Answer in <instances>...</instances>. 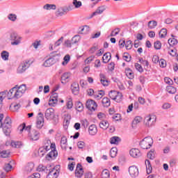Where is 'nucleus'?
I'll list each match as a JSON object with an SVG mask.
<instances>
[{
	"mask_svg": "<svg viewBox=\"0 0 178 178\" xmlns=\"http://www.w3.org/2000/svg\"><path fill=\"white\" fill-rule=\"evenodd\" d=\"M3 114H0V129L3 128V131L6 136H9L12 131V120L9 117H6L3 123Z\"/></svg>",
	"mask_w": 178,
	"mask_h": 178,
	"instance_id": "nucleus-1",
	"label": "nucleus"
},
{
	"mask_svg": "<svg viewBox=\"0 0 178 178\" xmlns=\"http://www.w3.org/2000/svg\"><path fill=\"white\" fill-rule=\"evenodd\" d=\"M23 38L17 33L16 31H11L8 35V40H10L11 45L16 46L22 44V40Z\"/></svg>",
	"mask_w": 178,
	"mask_h": 178,
	"instance_id": "nucleus-2",
	"label": "nucleus"
},
{
	"mask_svg": "<svg viewBox=\"0 0 178 178\" xmlns=\"http://www.w3.org/2000/svg\"><path fill=\"white\" fill-rule=\"evenodd\" d=\"M154 143V141L152 140V138L148 136L145 138L140 143V146L143 149H149L151 147H152V144Z\"/></svg>",
	"mask_w": 178,
	"mask_h": 178,
	"instance_id": "nucleus-3",
	"label": "nucleus"
},
{
	"mask_svg": "<svg viewBox=\"0 0 178 178\" xmlns=\"http://www.w3.org/2000/svg\"><path fill=\"white\" fill-rule=\"evenodd\" d=\"M8 99H18L20 98L19 94L17 93V86H15L11 88L8 92L6 91Z\"/></svg>",
	"mask_w": 178,
	"mask_h": 178,
	"instance_id": "nucleus-4",
	"label": "nucleus"
},
{
	"mask_svg": "<svg viewBox=\"0 0 178 178\" xmlns=\"http://www.w3.org/2000/svg\"><path fill=\"white\" fill-rule=\"evenodd\" d=\"M156 122V117L155 115H149L145 118L144 123L147 127H152Z\"/></svg>",
	"mask_w": 178,
	"mask_h": 178,
	"instance_id": "nucleus-5",
	"label": "nucleus"
},
{
	"mask_svg": "<svg viewBox=\"0 0 178 178\" xmlns=\"http://www.w3.org/2000/svg\"><path fill=\"white\" fill-rule=\"evenodd\" d=\"M58 62V58H56V55L51 54L49 58L45 60V61L43 63V66L45 67H49V66H52V65H54V63H56Z\"/></svg>",
	"mask_w": 178,
	"mask_h": 178,
	"instance_id": "nucleus-6",
	"label": "nucleus"
},
{
	"mask_svg": "<svg viewBox=\"0 0 178 178\" xmlns=\"http://www.w3.org/2000/svg\"><path fill=\"white\" fill-rule=\"evenodd\" d=\"M44 114L42 113H38L36 121V127L38 129H42L44 127Z\"/></svg>",
	"mask_w": 178,
	"mask_h": 178,
	"instance_id": "nucleus-7",
	"label": "nucleus"
},
{
	"mask_svg": "<svg viewBox=\"0 0 178 178\" xmlns=\"http://www.w3.org/2000/svg\"><path fill=\"white\" fill-rule=\"evenodd\" d=\"M44 118L47 120H52L55 118V110L53 108H47L44 113Z\"/></svg>",
	"mask_w": 178,
	"mask_h": 178,
	"instance_id": "nucleus-8",
	"label": "nucleus"
},
{
	"mask_svg": "<svg viewBox=\"0 0 178 178\" xmlns=\"http://www.w3.org/2000/svg\"><path fill=\"white\" fill-rule=\"evenodd\" d=\"M28 137L31 141H37L40 140V132L33 129L32 131L29 132Z\"/></svg>",
	"mask_w": 178,
	"mask_h": 178,
	"instance_id": "nucleus-9",
	"label": "nucleus"
},
{
	"mask_svg": "<svg viewBox=\"0 0 178 178\" xmlns=\"http://www.w3.org/2000/svg\"><path fill=\"white\" fill-rule=\"evenodd\" d=\"M86 106L87 109L89 111H95L97 108H98V105L97 104V102L92 99H88L86 102Z\"/></svg>",
	"mask_w": 178,
	"mask_h": 178,
	"instance_id": "nucleus-10",
	"label": "nucleus"
},
{
	"mask_svg": "<svg viewBox=\"0 0 178 178\" xmlns=\"http://www.w3.org/2000/svg\"><path fill=\"white\" fill-rule=\"evenodd\" d=\"M30 67V63L29 61H25L20 64V65L17 68V73L22 74L24 73L27 69Z\"/></svg>",
	"mask_w": 178,
	"mask_h": 178,
	"instance_id": "nucleus-11",
	"label": "nucleus"
},
{
	"mask_svg": "<svg viewBox=\"0 0 178 178\" xmlns=\"http://www.w3.org/2000/svg\"><path fill=\"white\" fill-rule=\"evenodd\" d=\"M105 10H106V6H99L96 9L95 12L92 13V14L90 15V19H92V17H94V16H97L98 15H102L104 13V12H105Z\"/></svg>",
	"mask_w": 178,
	"mask_h": 178,
	"instance_id": "nucleus-12",
	"label": "nucleus"
},
{
	"mask_svg": "<svg viewBox=\"0 0 178 178\" xmlns=\"http://www.w3.org/2000/svg\"><path fill=\"white\" fill-rule=\"evenodd\" d=\"M58 104V93L53 92L49 101L50 106H55Z\"/></svg>",
	"mask_w": 178,
	"mask_h": 178,
	"instance_id": "nucleus-13",
	"label": "nucleus"
},
{
	"mask_svg": "<svg viewBox=\"0 0 178 178\" xmlns=\"http://www.w3.org/2000/svg\"><path fill=\"white\" fill-rule=\"evenodd\" d=\"M129 173L131 177H137L138 176V168L136 165L130 166Z\"/></svg>",
	"mask_w": 178,
	"mask_h": 178,
	"instance_id": "nucleus-14",
	"label": "nucleus"
},
{
	"mask_svg": "<svg viewBox=\"0 0 178 178\" xmlns=\"http://www.w3.org/2000/svg\"><path fill=\"white\" fill-rule=\"evenodd\" d=\"M15 87H17V92L18 93V96L19 98L23 96V95L26 92V90L27 88H26L25 84H22L20 86L16 85Z\"/></svg>",
	"mask_w": 178,
	"mask_h": 178,
	"instance_id": "nucleus-15",
	"label": "nucleus"
},
{
	"mask_svg": "<svg viewBox=\"0 0 178 178\" xmlns=\"http://www.w3.org/2000/svg\"><path fill=\"white\" fill-rule=\"evenodd\" d=\"M83 175H84V170H83V168H81V164L78 163L75 170V176L76 177L81 178Z\"/></svg>",
	"mask_w": 178,
	"mask_h": 178,
	"instance_id": "nucleus-16",
	"label": "nucleus"
},
{
	"mask_svg": "<svg viewBox=\"0 0 178 178\" xmlns=\"http://www.w3.org/2000/svg\"><path fill=\"white\" fill-rule=\"evenodd\" d=\"M56 156H58V152L55 148H52L51 151L46 156V159L51 161V159H56Z\"/></svg>",
	"mask_w": 178,
	"mask_h": 178,
	"instance_id": "nucleus-17",
	"label": "nucleus"
},
{
	"mask_svg": "<svg viewBox=\"0 0 178 178\" xmlns=\"http://www.w3.org/2000/svg\"><path fill=\"white\" fill-rule=\"evenodd\" d=\"M129 154L132 158H140L141 156V152L138 149L133 148L129 151Z\"/></svg>",
	"mask_w": 178,
	"mask_h": 178,
	"instance_id": "nucleus-18",
	"label": "nucleus"
},
{
	"mask_svg": "<svg viewBox=\"0 0 178 178\" xmlns=\"http://www.w3.org/2000/svg\"><path fill=\"white\" fill-rule=\"evenodd\" d=\"M100 82L104 87H108L109 86V81H108V78H106V76L104 74H100Z\"/></svg>",
	"mask_w": 178,
	"mask_h": 178,
	"instance_id": "nucleus-19",
	"label": "nucleus"
},
{
	"mask_svg": "<svg viewBox=\"0 0 178 178\" xmlns=\"http://www.w3.org/2000/svg\"><path fill=\"white\" fill-rule=\"evenodd\" d=\"M59 176V172L58 170L53 168L47 176V178H58Z\"/></svg>",
	"mask_w": 178,
	"mask_h": 178,
	"instance_id": "nucleus-20",
	"label": "nucleus"
},
{
	"mask_svg": "<svg viewBox=\"0 0 178 178\" xmlns=\"http://www.w3.org/2000/svg\"><path fill=\"white\" fill-rule=\"evenodd\" d=\"M70 76H72V74L70 72H65L61 76V83L63 84H66V83H68L69 79H70Z\"/></svg>",
	"mask_w": 178,
	"mask_h": 178,
	"instance_id": "nucleus-21",
	"label": "nucleus"
},
{
	"mask_svg": "<svg viewBox=\"0 0 178 178\" xmlns=\"http://www.w3.org/2000/svg\"><path fill=\"white\" fill-rule=\"evenodd\" d=\"M47 151L52 148H56L55 143H51V140H46L44 145L43 146Z\"/></svg>",
	"mask_w": 178,
	"mask_h": 178,
	"instance_id": "nucleus-22",
	"label": "nucleus"
},
{
	"mask_svg": "<svg viewBox=\"0 0 178 178\" xmlns=\"http://www.w3.org/2000/svg\"><path fill=\"white\" fill-rule=\"evenodd\" d=\"M71 87H72V93L74 95H78L80 91V88H79V83L74 82L72 84Z\"/></svg>",
	"mask_w": 178,
	"mask_h": 178,
	"instance_id": "nucleus-23",
	"label": "nucleus"
},
{
	"mask_svg": "<svg viewBox=\"0 0 178 178\" xmlns=\"http://www.w3.org/2000/svg\"><path fill=\"white\" fill-rule=\"evenodd\" d=\"M89 134L90 136H95L98 132V129H97V126L95 124H92L88 128Z\"/></svg>",
	"mask_w": 178,
	"mask_h": 178,
	"instance_id": "nucleus-24",
	"label": "nucleus"
},
{
	"mask_svg": "<svg viewBox=\"0 0 178 178\" xmlns=\"http://www.w3.org/2000/svg\"><path fill=\"white\" fill-rule=\"evenodd\" d=\"M145 164L146 166L147 173V175H149L152 172V165H151V161H149V160L148 159H146L145 161Z\"/></svg>",
	"mask_w": 178,
	"mask_h": 178,
	"instance_id": "nucleus-25",
	"label": "nucleus"
},
{
	"mask_svg": "<svg viewBox=\"0 0 178 178\" xmlns=\"http://www.w3.org/2000/svg\"><path fill=\"white\" fill-rule=\"evenodd\" d=\"M31 129V127L30 126L26 127V124L19 125L18 127V130H19L20 133H22V131H27L28 133H30Z\"/></svg>",
	"mask_w": 178,
	"mask_h": 178,
	"instance_id": "nucleus-26",
	"label": "nucleus"
},
{
	"mask_svg": "<svg viewBox=\"0 0 178 178\" xmlns=\"http://www.w3.org/2000/svg\"><path fill=\"white\" fill-rule=\"evenodd\" d=\"M112 58V54L111 53L107 52L104 54L102 59H103V63H108L111 60V58Z\"/></svg>",
	"mask_w": 178,
	"mask_h": 178,
	"instance_id": "nucleus-27",
	"label": "nucleus"
},
{
	"mask_svg": "<svg viewBox=\"0 0 178 178\" xmlns=\"http://www.w3.org/2000/svg\"><path fill=\"white\" fill-rule=\"evenodd\" d=\"M67 145V138L66 136H63L60 140V146L62 149H66Z\"/></svg>",
	"mask_w": 178,
	"mask_h": 178,
	"instance_id": "nucleus-28",
	"label": "nucleus"
},
{
	"mask_svg": "<svg viewBox=\"0 0 178 178\" xmlns=\"http://www.w3.org/2000/svg\"><path fill=\"white\" fill-rule=\"evenodd\" d=\"M166 91L168 94H176L177 89L172 86H168L166 87Z\"/></svg>",
	"mask_w": 178,
	"mask_h": 178,
	"instance_id": "nucleus-29",
	"label": "nucleus"
},
{
	"mask_svg": "<svg viewBox=\"0 0 178 178\" xmlns=\"http://www.w3.org/2000/svg\"><path fill=\"white\" fill-rule=\"evenodd\" d=\"M102 104L103 106L108 108L111 106V100L108 97H104L102 99Z\"/></svg>",
	"mask_w": 178,
	"mask_h": 178,
	"instance_id": "nucleus-30",
	"label": "nucleus"
},
{
	"mask_svg": "<svg viewBox=\"0 0 178 178\" xmlns=\"http://www.w3.org/2000/svg\"><path fill=\"white\" fill-rule=\"evenodd\" d=\"M99 127H100V129H102L103 130H106V129H108V127H109V122H108V121L103 120V121L100 122Z\"/></svg>",
	"mask_w": 178,
	"mask_h": 178,
	"instance_id": "nucleus-31",
	"label": "nucleus"
},
{
	"mask_svg": "<svg viewBox=\"0 0 178 178\" xmlns=\"http://www.w3.org/2000/svg\"><path fill=\"white\" fill-rule=\"evenodd\" d=\"M33 169H34V163H29L25 167V171L27 172V173L33 172Z\"/></svg>",
	"mask_w": 178,
	"mask_h": 178,
	"instance_id": "nucleus-32",
	"label": "nucleus"
},
{
	"mask_svg": "<svg viewBox=\"0 0 178 178\" xmlns=\"http://www.w3.org/2000/svg\"><path fill=\"white\" fill-rule=\"evenodd\" d=\"M125 74L127 77H128V79H134V73H133V71L128 68L125 70Z\"/></svg>",
	"mask_w": 178,
	"mask_h": 178,
	"instance_id": "nucleus-33",
	"label": "nucleus"
},
{
	"mask_svg": "<svg viewBox=\"0 0 178 178\" xmlns=\"http://www.w3.org/2000/svg\"><path fill=\"white\" fill-rule=\"evenodd\" d=\"M76 109L78 112H83V110L84 109V106L83 105V103L80 102H77L75 104Z\"/></svg>",
	"mask_w": 178,
	"mask_h": 178,
	"instance_id": "nucleus-34",
	"label": "nucleus"
},
{
	"mask_svg": "<svg viewBox=\"0 0 178 178\" xmlns=\"http://www.w3.org/2000/svg\"><path fill=\"white\" fill-rule=\"evenodd\" d=\"M120 141H121L120 138L118 136H113L111 138L110 143L111 144H115V145H118Z\"/></svg>",
	"mask_w": 178,
	"mask_h": 178,
	"instance_id": "nucleus-35",
	"label": "nucleus"
},
{
	"mask_svg": "<svg viewBox=\"0 0 178 178\" xmlns=\"http://www.w3.org/2000/svg\"><path fill=\"white\" fill-rule=\"evenodd\" d=\"M7 17L10 22H15L16 20H17V15L16 14L10 13L8 15Z\"/></svg>",
	"mask_w": 178,
	"mask_h": 178,
	"instance_id": "nucleus-36",
	"label": "nucleus"
},
{
	"mask_svg": "<svg viewBox=\"0 0 178 178\" xmlns=\"http://www.w3.org/2000/svg\"><path fill=\"white\" fill-rule=\"evenodd\" d=\"M3 60H9V52L7 51H3L1 54Z\"/></svg>",
	"mask_w": 178,
	"mask_h": 178,
	"instance_id": "nucleus-37",
	"label": "nucleus"
},
{
	"mask_svg": "<svg viewBox=\"0 0 178 178\" xmlns=\"http://www.w3.org/2000/svg\"><path fill=\"white\" fill-rule=\"evenodd\" d=\"M88 95H89L90 97H94V98H98L99 96H98V94H97V92H95L93 89H88L87 90Z\"/></svg>",
	"mask_w": 178,
	"mask_h": 178,
	"instance_id": "nucleus-38",
	"label": "nucleus"
},
{
	"mask_svg": "<svg viewBox=\"0 0 178 178\" xmlns=\"http://www.w3.org/2000/svg\"><path fill=\"white\" fill-rule=\"evenodd\" d=\"M47 152H48V150L44 147H40L38 149L39 156H44Z\"/></svg>",
	"mask_w": 178,
	"mask_h": 178,
	"instance_id": "nucleus-39",
	"label": "nucleus"
},
{
	"mask_svg": "<svg viewBox=\"0 0 178 178\" xmlns=\"http://www.w3.org/2000/svg\"><path fill=\"white\" fill-rule=\"evenodd\" d=\"M116 155H118V148L112 147L110 150V156L111 158H115L116 157Z\"/></svg>",
	"mask_w": 178,
	"mask_h": 178,
	"instance_id": "nucleus-40",
	"label": "nucleus"
},
{
	"mask_svg": "<svg viewBox=\"0 0 178 178\" xmlns=\"http://www.w3.org/2000/svg\"><path fill=\"white\" fill-rule=\"evenodd\" d=\"M111 172L108 170H104L102 172V178H110Z\"/></svg>",
	"mask_w": 178,
	"mask_h": 178,
	"instance_id": "nucleus-41",
	"label": "nucleus"
},
{
	"mask_svg": "<svg viewBox=\"0 0 178 178\" xmlns=\"http://www.w3.org/2000/svg\"><path fill=\"white\" fill-rule=\"evenodd\" d=\"M44 9H46L47 10H51V9L55 10V9H56V6L55 4H46L44 6Z\"/></svg>",
	"mask_w": 178,
	"mask_h": 178,
	"instance_id": "nucleus-42",
	"label": "nucleus"
},
{
	"mask_svg": "<svg viewBox=\"0 0 178 178\" xmlns=\"http://www.w3.org/2000/svg\"><path fill=\"white\" fill-rule=\"evenodd\" d=\"M64 62L62 63L63 66H66L70 62V56L69 54H67L63 58Z\"/></svg>",
	"mask_w": 178,
	"mask_h": 178,
	"instance_id": "nucleus-43",
	"label": "nucleus"
},
{
	"mask_svg": "<svg viewBox=\"0 0 178 178\" xmlns=\"http://www.w3.org/2000/svg\"><path fill=\"white\" fill-rule=\"evenodd\" d=\"M168 34V31L166 30V29H162L159 33V35L160 37V38H165V37H166Z\"/></svg>",
	"mask_w": 178,
	"mask_h": 178,
	"instance_id": "nucleus-44",
	"label": "nucleus"
},
{
	"mask_svg": "<svg viewBox=\"0 0 178 178\" xmlns=\"http://www.w3.org/2000/svg\"><path fill=\"white\" fill-rule=\"evenodd\" d=\"M116 95H118V91L116 90H111L108 93V97H110L111 99H113V101H115Z\"/></svg>",
	"mask_w": 178,
	"mask_h": 178,
	"instance_id": "nucleus-45",
	"label": "nucleus"
},
{
	"mask_svg": "<svg viewBox=\"0 0 178 178\" xmlns=\"http://www.w3.org/2000/svg\"><path fill=\"white\" fill-rule=\"evenodd\" d=\"M170 108H172V104L168 102L163 103L161 106V108L163 111H168V109H170Z\"/></svg>",
	"mask_w": 178,
	"mask_h": 178,
	"instance_id": "nucleus-46",
	"label": "nucleus"
},
{
	"mask_svg": "<svg viewBox=\"0 0 178 178\" xmlns=\"http://www.w3.org/2000/svg\"><path fill=\"white\" fill-rule=\"evenodd\" d=\"M142 119H143V118H141V117H140V116H136V117L134 119V120H133V122H132V126L134 127V126H136V124H138V123H140V122H141Z\"/></svg>",
	"mask_w": 178,
	"mask_h": 178,
	"instance_id": "nucleus-47",
	"label": "nucleus"
},
{
	"mask_svg": "<svg viewBox=\"0 0 178 178\" xmlns=\"http://www.w3.org/2000/svg\"><path fill=\"white\" fill-rule=\"evenodd\" d=\"M147 158L149 159H155V150L151 149L148 153H147Z\"/></svg>",
	"mask_w": 178,
	"mask_h": 178,
	"instance_id": "nucleus-48",
	"label": "nucleus"
},
{
	"mask_svg": "<svg viewBox=\"0 0 178 178\" xmlns=\"http://www.w3.org/2000/svg\"><path fill=\"white\" fill-rule=\"evenodd\" d=\"M158 26V22L156 21H149L148 22L149 29H155Z\"/></svg>",
	"mask_w": 178,
	"mask_h": 178,
	"instance_id": "nucleus-49",
	"label": "nucleus"
},
{
	"mask_svg": "<svg viewBox=\"0 0 178 178\" xmlns=\"http://www.w3.org/2000/svg\"><path fill=\"white\" fill-rule=\"evenodd\" d=\"M122 99H123V95L121 92H118V95L115 96V102H121Z\"/></svg>",
	"mask_w": 178,
	"mask_h": 178,
	"instance_id": "nucleus-50",
	"label": "nucleus"
},
{
	"mask_svg": "<svg viewBox=\"0 0 178 178\" xmlns=\"http://www.w3.org/2000/svg\"><path fill=\"white\" fill-rule=\"evenodd\" d=\"M168 44L170 47H173V45H177V40L175 38H170L168 39Z\"/></svg>",
	"mask_w": 178,
	"mask_h": 178,
	"instance_id": "nucleus-51",
	"label": "nucleus"
},
{
	"mask_svg": "<svg viewBox=\"0 0 178 178\" xmlns=\"http://www.w3.org/2000/svg\"><path fill=\"white\" fill-rule=\"evenodd\" d=\"M125 47H126V49H131L133 48V41L127 40L125 42Z\"/></svg>",
	"mask_w": 178,
	"mask_h": 178,
	"instance_id": "nucleus-52",
	"label": "nucleus"
},
{
	"mask_svg": "<svg viewBox=\"0 0 178 178\" xmlns=\"http://www.w3.org/2000/svg\"><path fill=\"white\" fill-rule=\"evenodd\" d=\"M71 41H72V43L73 44H77V42H79V41H80V35H74V36L72 38Z\"/></svg>",
	"mask_w": 178,
	"mask_h": 178,
	"instance_id": "nucleus-53",
	"label": "nucleus"
},
{
	"mask_svg": "<svg viewBox=\"0 0 178 178\" xmlns=\"http://www.w3.org/2000/svg\"><path fill=\"white\" fill-rule=\"evenodd\" d=\"M5 98H6V92H0V106L2 105V102H3Z\"/></svg>",
	"mask_w": 178,
	"mask_h": 178,
	"instance_id": "nucleus-54",
	"label": "nucleus"
},
{
	"mask_svg": "<svg viewBox=\"0 0 178 178\" xmlns=\"http://www.w3.org/2000/svg\"><path fill=\"white\" fill-rule=\"evenodd\" d=\"M72 3H73L74 6H75V8L76 9H79V8H81V6L83 5L81 1H79L77 0H73Z\"/></svg>",
	"mask_w": 178,
	"mask_h": 178,
	"instance_id": "nucleus-55",
	"label": "nucleus"
},
{
	"mask_svg": "<svg viewBox=\"0 0 178 178\" xmlns=\"http://www.w3.org/2000/svg\"><path fill=\"white\" fill-rule=\"evenodd\" d=\"M119 33H120V29L116 28L113 31H112L110 35H111V37H115V35H118V34H119Z\"/></svg>",
	"mask_w": 178,
	"mask_h": 178,
	"instance_id": "nucleus-56",
	"label": "nucleus"
},
{
	"mask_svg": "<svg viewBox=\"0 0 178 178\" xmlns=\"http://www.w3.org/2000/svg\"><path fill=\"white\" fill-rule=\"evenodd\" d=\"M8 156H9V151L3 150V152H0L1 158H8Z\"/></svg>",
	"mask_w": 178,
	"mask_h": 178,
	"instance_id": "nucleus-57",
	"label": "nucleus"
},
{
	"mask_svg": "<svg viewBox=\"0 0 178 178\" xmlns=\"http://www.w3.org/2000/svg\"><path fill=\"white\" fill-rule=\"evenodd\" d=\"M12 170V165H10V163H6L3 166V170H5V172H10V170Z\"/></svg>",
	"mask_w": 178,
	"mask_h": 178,
	"instance_id": "nucleus-58",
	"label": "nucleus"
},
{
	"mask_svg": "<svg viewBox=\"0 0 178 178\" xmlns=\"http://www.w3.org/2000/svg\"><path fill=\"white\" fill-rule=\"evenodd\" d=\"M10 108L13 112H16L20 109V104H15L14 106H10Z\"/></svg>",
	"mask_w": 178,
	"mask_h": 178,
	"instance_id": "nucleus-59",
	"label": "nucleus"
},
{
	"mask_svg": "<svg viewBox=\"0 0 178 178\" xmlns=\"http://www.w3.org/2000/svg\"><path fill=\"white\" fill-rule=\"evenodd\" d=\"M154 48L155 49H161V48H162V43L161 41L157 40L154 42Z\"/></svg>",
	"mask_w": 178,
	"mask_h": 178,
	"instance_id": "nucleus-60",
	"label": "nucleus"
},
{
	"mask_svg": "<svg viewBox=\"0 0 178 178\" xmlns=\"http://www.w3.org/2000/svg\"><path fill=\"white\" fill-rule=\"evenodd\" d=\"M164 81L166 84H168V86H173V81L169 77H165Z\"/></svg>",
	"mask_w": 178,
	"mask_h": 178,
	"instance_id": "nucleus-61",
	"label": "nucleus"
},
{
	"mask_svg": "<svg viewBox=\"0 0 178 178\" xmlns=\"http://www.w3.org/2000/svg\"><path fill=\"white\" fill-rule=\"evenodd\" d=\"M63 11H62V8L61 7L58 8L57 9V11L56 12V16H57L58 17H60V16H63Z\"/></svg>",
	"mask_w": 178,
	"mask_h": 178,
	"instance_id": "nucleus-62",
	"label": "nucleus"
},
{
	"mask_svg": "<svg viewBox=\"0 0 178 178\" xmlns=\"http://www.w3.org/2000/svg\"><path fill=\"white\" fill-rule=\"evenodd\" d=\"M12 147L14 148H20V145H22V142H13L11 143Z\"/></svg>",
	"mask_w": 178,
	"mask_h": 178,
	"instance_id": "nucleus-63",
	"label": "nucleus"
},
{
	"mask_svg": "<svg viewBox=\"0 0 178 178\" xmlns=\"http://www.w3.org/2000/svg\"><path fill=\"white\" fill-rule=\"evenodd\" d=\"M40 173L35 172L32 175L29 176L28 178H40Z\"/></svg>",
	"mask_w": 178,
	"mask_h": 178,
	"instance_id": "nucleus-64",
	"label": "nucleus"
}]
</instances>
